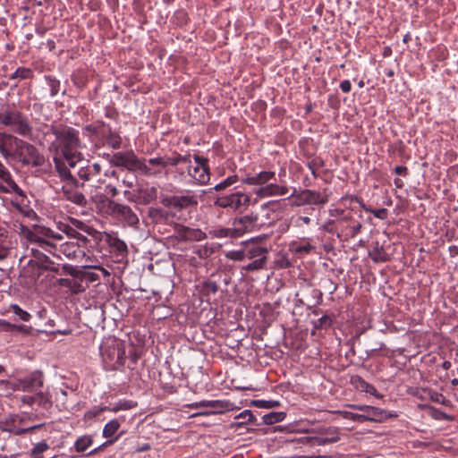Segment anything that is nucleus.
<instances>
[{
  "instance_id": "9b49d317",
  "label": "nucleus",
  "mask_w": 458,
  "mask_h": 458,
  "mask_svg": "<svg viewBox=\"0 0 458 458\" xmlns=\"http://www.w3.org/2000/svg\"><path fill=\"white\" fill-rule=\"evenodd\" d=\"M318 433L319 436L316 437H302L298 439V442L315 446L336 443L340 439L339 429L335 427L321 428Z\"/></svg>"
},
{
  "instance_id": "f3484780",
  "label": "nucleus",
  "mask_w": 458,
  "mask_h": 458,
  "mask_svg": "<svg viewBox=\"0 0 458 458\" xmlns=\"http://www.w3.org/2000/svg\"><path fill=\"white\" fill-rule=\"evenodd\" d=\"M348 407L353 410L363 411L360 413L362 418V421H373V422H383L386 419L392 417L390 413L386 411L379 409L377 407L369 406V405H360V404H348Z\"/></svg>"
},
{
  "instance_id": "cd10ccee",
  "label": "nucleus",
  "mask_w": 458,
  "mask_h": 458,
  "mask_svg": "<svg viewBox=\"0 0 458 458\" xmlns=\"http://www.w3.org/2000/svg\"><path fill=\"white\" fill-rule=\"evenodd\" d=\"M21 228L23 231L27 232V238L31 242L38 243V245L43 249L44 250L51 253L54 255L53 250L56 249V245L48 239H45L44 237H41L39 234L35 233L29 230L27 227L21 225Z\"/></svg>"
},
{
  "instance_id": "1a4fd4ad",
  "label": "nucleus",
  "mask_w": 458,
  "mask_h": 458,
  "mask_svg": "<svg viewBox=\"0 0 458 458\" xmlns=\"http://www.w3.org/2000/svg\"><path fill=\"white\" fill-rule=\"evenodd\" d=\"M110 163L114 166L124 167L131 172L149 174L145 164L132 151L114 153L110 158Z\"/></svg>"
},
{
  "instance_id": "7ed1b4c3",
  "label": "nucleus",
  "mask_w": 458,
  "mask_h": 458,
  "mask_svg": "<svg viewBox=\"0 0 458 458\" xmlns=\"http://www.w3.org/2000/svg\"><path fill=\"white\" fill-rule=\"evenodd\" d=\"M149 174L139 172L148 177H154L161 174L162 169L168 166H177L179 164H191V154L182 155L174 151L171 156L157 157L149 159H141Z\"/></svg>"
},
{
  "instance_id": "3c124183",
  "label": "nucleus",
  "mask_w": 458,
  "mask_h": 458,
  "mask_svg": "<svg viewBox=\"0 0 458 458\" xmlns=\"http://www.w3.org/2000/svg\"><path fill=\"white\" fill-rule=\"evenodd\" d=\"M259 185L266 184L272 179H275L276 174L272 171H262L257 174Z\"/></svg>"
},
{
  "instance_id": "bf43d9fd",
  "label": "nucleus",
  "mask_w": 458,
  "mask_h": 458,
  "mask_svg": "<svg viewBox=\"0 0 458 458\" xmlns=\"http://www.w3.org/2000/svg\"><path fill=\"white\" fill-rule=\"evenodd\" d=\"M394 150L397 153L399 157H404L406 152V146L403 140H397L394 144Z\"/></svg>"
},
{
  "instance_id": "473e14b6",
  "label": "nucleus",
  "mask_w": 458,
  "mask_h": 458,
  "mask_svg": "<svg viewBox=\"0 0 458 458\" xmlns=\"http://www.w3.org/2000/svg\"><path fill=\"white\" fill-rule=\"evenodd\" d=\"M370 259L376 263H383L390 260L389 255L386 252L384 247L376 242L372 250L369 253Z\"/></svg>"
},
{
  "instance_id": "8fccbe9b",
  "label": "nucleus",
  "mask_w": 458,
  "mask_h": 458,
  "mask_svg": "<svg viewBox=\"0 0 458 458\" xmlns=\"http://www.w3.org/2000/svg\"><path fill=\"white\" fill-rule=\"evenodd\" d=\"M332 326V318L327 316L324 315L318 320L314 322V328L315 329H320V328H328Z\"/></svg>"
},
{
  "instance_id": "de8ad7c7",
  "label": "nucleus",
  "mask_w": 458,
  "mask_h": 458,
  "mask_svg": "<svg viewBox=\"0 0 458 458\" xmlns=\"http://www.w3.org/2000/svg\"><path fill=\"white\" fill-rule=\"evenodd\" d=\"M353 381L358 382L359 385H357V387L361 388L362 391H365L366 393H369L370 394H375L377 392V389L374 386L367 383L364 381L360 377L356 376L353 378Z\"/></svg>"
},
{
  "instance_id": "c756f323",
  "label": "nucleus",
  "mask_w": 458,
  "mask_h": 458,
  "mask_svg": "<svg viewBox=\"0 0 458 458\" xmlns=\"http://www.w3.org/2000/svg\"><path fill=\"white\" fill-rule=\"evenodd\" d=\"M60 251L69 259H78L85 255L81 244L72 242H67L61 244Z\"/></svg>"
},
{
  "instance_id": "864d4df0",
  "label": "nucleus",
  "mask_w": 458,
  "mask_h": 458,
  "mask_svg": "<svg viewBox=\"0 0 458 458\" xmlns=\"http://www.w3.org/2000/svg\"><path fill=\"white\" fill-rule=\"evenodd\" d=\"M12 311L18 316L22 321H29L30 319V314L23 310L20 306L13 304L11 306Z\"/></svg>"
},
{
  "instance_id": "f03ea898",
  "label": "nucleus",
  "mask_w": 458,
  "mask_h": 458,
  "mask_svg": "<svg viewBox=\"0 0 458 458\" xmlns=\"http://www.w3.org/2000/svg\"><path fill=\"white\" fill-rule=\"evenodd\" d=\"M270 203L271 202H267L261 206V211L266 213L264 216L251 212L250 214L236 216L233 219L232 230H233L237 238L242 236L246 233H250L273 224V220L269 215Z\"/></svg>"
},
{
  "instance_id": "4d7b16f0",
  "label": "nucleus",
  "mask_w": 458,
  "mask_h": 458,
  "mask_svg": "<svg viewBox=\"0 0 458 458\" xmlns=\"http://www.w3.org/2000/svg\"><path fill=\"white\" fill-rule=\"evenodd\" d=\"M432 417L436 420H445L447 421H452L454 420L453 416L436 408L432 409Z\"/></svg>"
},
{
  "instance_id": "39448f33",
  "label": "nucleus",
  "mask_w": 458,
  "mask_h": 458,
  "mask_svg": "<svg viewBox=\"0 0 458 458\" xmlns=\"http://www.w3.org/2000/svg\"><path fill=\"white\" fill-rule=\"evenodd\" d=\"M12 158H15L22 166L40 167L45 164V157L33 144L21 139Z\"/></svg>"
},
{
  "instance_id": "dca6fc26",
  "label": "nucleus",
  "mask_w": 458,
  "mask_h": 458,
  "mask_svg": "<svg viewBox=\"0 0 458 458\" xmlns=\"http://www.w3.org/2000/svg\"><path fill=\"white\" fill-rule=\"evenodd\" d=\"M161 203L165 208H172L176 211H182L198 205L195 195H173L162 198Z\"/></svg>"
},
{
  "instance_id": "a19ab883",
  "label": "nucleus",
  "mask_w": 458,
  "mask_h": 458,
  "mask_svg": "<svg viewBox=\"0 0 458 458\" xmlns=\"http://www.w3.org/2000/svg\"><path fill=\"white\" fill-rule=\"evenodd\" d=\"M120 423L117 420H112L107 422L103 428V436L104 437L109 438L112 437L119 429Z\"/></svg>"
},
{
  "instance_id": "ea45409f",
  "label": "nucleus",
  "mask_w": 458,
  "mask_h": 458,
  "mask_svg": "<svg viewBox=\"0 0 458 458\" xmlns=\"http://www.w3.org/2000/svg\"><path fill=\"white\" fill-rule=\"evenodd\" d=\"M137 406V403L131 400H120L114 406L109 407L108 411L117 412L119 411H128Z\"/></svg>"
},
{
  "instance_id": "58836bf2",
  "label": "nucleus",
  "mask_w": 458,
  "mask_h": 458,
  "mask_svg": "<svg viewBox=\"0 0 458 458\" xmlns=\"http://www.w3.org/2000/svg\"><path fill=\"white\" fill-rule=\"evenodd\" d=\"M72 81L78 89H82L88 81L87 74L81 70L75 71L72 75Z\"/></svg>"
},
{
  "instance_id": "c9c22d12",
  "label": "nucleus",
  "mask_w": 458,
  "mask_h": 458,
  "mask_svg": "<svg viewBox=\"0 0 458 458\" xmlns=\"http://www.w3.org/2000/svg\"><path fill=\"white\" fill-rule=\"evenodd\" d=\"M148 216L156 224L162 223L167 219V213L161 208H149Z\"/></svg>"
},
{
  "instance_id": "6e6d98bb",
  "label": "nucleus",
  "mask_w": 458,
  "mask_h": 458,
  "mask_svg": "<svg viewBox=\"0 0 458 458\" xmlns=\"http://www.w3.org/2000/svg\"><path fill=\"white\" fill-rule=\"evenodd\" d=\"M109 407L107 406H102V407H97L95 406L94 408H92L91 410L86 411L84 417L86 419H89V420H91L98 415H100L102 412H104L105 411H108Z\"/></svg>"
},
{
  "instance_id": "680f3d73",
  "label": "nucleus",
  "mask_w": 458,
  "mask_h": 458,
  "mask_svg": "<svg viewBox=\"0 0 458 458\" xmlns=\"http://www.w3.org/2000/svg\"><path fill=\"white\" fill-rule=\"evenodd\" d=\"M361 228H362L361 223L353 221L352 224L349 226L350 237H352V238L355 237L358 233H360Z\"/></svg>"
},
{
  "instance_id": "4c0bfd02",
  "label": "nucleus",
  "mask_w": 458,
  "mask_h": 458,
  "mask_svg": "<svg viewBox=\"0 0 458 458\" xmlns=\"http://www.w3.org/2000/svg\"><path fill=\"white\" fill-rule=\"evenodd\" d=\"M286 413L284 411H272L263 415L262 420L264 424L272 425L284 420Z\"/></svg>"
},
{
  "instance_id": "412c9836",
  "label": "nucleus",
  "mask_w": 458,
  "mask_h": 458,
  "mask_svg": "<svg viewBox=\"0 0 458 458\" xmlns=\"http://www.w3.org/2000/svg\"><path fill=\"white\" fill-rule=\"evenodd\" d=\"M21 401L24 404H28L32 407L36 405L46 410L50 409L53 404L49 394L47 393H43L40 390L35 392V394L31 395H22L21 397Z\"/></svg>"
},
{
  "instance_id": "0eeeda50",
  "label": "nucleus",
  "mask_w": 458,
  "mask_h": 458,
  "mask_svg": "<svg viewBox=\"0 0 458 458\" xmlns=\"http://www.w3.org/2000/svg\"><path fill=\"white\" fill-rule=\"evenodd\" d=\"M259 238L251 239V243L245 245L246 259L251 260L242 267L247 272L258 271L266 268L267 264V254L269 250L267 247L259 246L256 242Z\"/></svg>"
},
{
  "instance_id": "052dcab7",
  "label": "nucleus",
  "mask_w": 458,
  "mask_h": 458,
  "mask_svg": "<svg viewBox=\"0 0 458 458\" xmlns=\"http://www.w3.org/2000/svg\"><path fill=\"white\" fill-rule=\"evenodd\" d=\"M62 269L64 274L70 275L74 277H77L81 273L76 267L69 264H64L62 267Z\"/></svg>"
},
{
  "instance_id": "bb28decb",
  "label": "nucleus",
  "mask_w": 458,
  "mask_h": 458,
  "mask_svg": "<svg viewBox=\"0 0 458 458\" xmlns=\"http://www.w3.org/2000/svg\"><path fill=\"white\" fill-rule=\"evenodd\" d=\"M228 402L221 400H203L186 404L185 407L189 409L210 408L213 409V412H223L224 410L228 409Z\"/></svg>"
},
{
  "instance_id": "f704fd0d",
  "label": "nucleus",
  "mask_w": 458,
  "mask_h": 458,
  "mask_svg": "<svg viewBox=\"0 0 458 458\" xmlns=\"http://www.w3.org/2000/svg\"><path fill=\"white\" fill-rule=\"evenodd\" d=\"M33 78L34 72L28 67H18L9 77L11 81L31 80Z\"/></svg>"
},
{
  "instance_id": "e433bc0d",
  "label": "nucleus",
  "mask_w": 458,
  "mask_h": 458,
  "mask_svg": "<svg viewBox=\"0 0 458 458\" xmlns=\"http://www.w3.org/2000/svg\"><path fill=\"white\" fill-rule=\"evenodd\" d=\"M93 438L89 435H84L80 437L74 444L75 451L78 453H82L88 450V448L92 445Z\"/></svg>"
},
{
  "instance_id": "c85d7f7f",
  "label": "nucleus",
  "mask_w": 458,
  "mask_h": 458,
  "mask_svg": "<svg viewBox=\"0 0 458 458\" xmlns=\"http://www.w3.org/2000/svg\"><path fill=\"white\" fill-rule=\"evenodd\" d=\"M38 263H39V268L42 271H49L57 275H61L59 264H56L52 260L47 254L43 253L39 250H35Z\"/></svg>"
},
{
  "instance_id": "5fc2aeb1",
  "label": "nucleus",
  "mask_w": 458,
  "mask_h": 458,
  "mask_svg": "<svg viewBox=\"0 0 458 458\" xmlns=\"http://www.w3.org/2000/svg\"><path fill=\"white\" fill-rule=\"evenodd\" d=\"M337 413L341 414L344 419L351 420L352 421H357L362 423V416L360 413H354L347 411H338Z\"/></svg>"
},
{
  "instance_id": "f8f14e48",
  "label": "nucleus",
  "mask_w": 458,
  "mask_h": 458,
  "mask_svg": "<svg viewBox=\"0 0 458 458\" xmlns=\"http://www.w3.org/2000/svg\"><path fill=\"white\" fill-rule=\"evenodd\" d=\"M193 159L196 163V166L191 167L189 165L187 167V174L197 184L205 185L210 180L208 159L199 155H194Z\"/></svg>"
},
{
  "instance_id": "393cba45",
  "label": "nucleus",
  "mask_w": 458,
  "mask_h": 458,
  "mask_svg": "<svg viewBox=\"0 0 458 458\" xmlns=\"http://www.w3.org/2000/svg\"><path fill=\"white\" fill-rule=\"evenodd\" d=\"M24 383V392H37L44 385V377L41 371L36 370L29 376L22 377Z\"/></svg>"
},
{
  "instance_id": "09e8293b",
  "label": "nucleus",
  "mask_w": 458,
  "mask_h": 458,
  "mask_svg": "<svg viewBox=\"0 0 458 458\" xmlns=\"http://www.w3.org/2000/svg\"><path fill=\"white\" fill-rule=\"evenodd\" d=\"M245 254H246V248L243 247L242 250L228 251L225 254V257L228 259H231L233 261H242V260L246 259Z\"/></svg>"
},
{
  "instance_id": "f257e3e1",
  "label": "nucleus",
  "mask_w": 458,
  "mask_h": 458,
  "mask_svg": "<svg viewBox=\"0 0 458 458\" xmlns=\"http://www.w3.org/2000/svg\"><path fill=\"white\" fill-rule=\"evenodd\" d=\"M38 131L48 143V150L53 155L64 157L71 168L76 167V158L81 157L77 150L83 148L80 131L67 124H46L38 127Z\"/></svg>"
},
{
  "instance_id": "ddd939ff",
  "label": "nucleus",
  "mask_w": 458,
  "mask_h": 458,
  "mask_svg": "<svg viewBox=\"0 0 458 458\" xmlns=\"http://www.w3.org/2000/svg\"><path fill=\"white\" fill-rule=\"evenodd\" d=\"M72 169L79 179L83 181L82 182L92 179H97L98 182L101 181L102 167L98 163L91 164L89 160L84 161L79 157L76 158V167Z\"/></svg>"
},
{
  "instance_id": "5701e85b",
  "label": "nucleus",
  "mask_w": 458,
  "mask_h": 458,
  "mask_svg": "<svg viewBox=\"0 0 458 458\" xmlns=\"http://www.w3.org/2000/svg\"><path fill=\"white\" fill-rule=\"evenodd\" d=\"M99 138L102 140L104 145L114 149L119 148L122 145L121 136L116 131H113L109 124H106L105 123Z\"/></svg>"
},
{
  "instance_id": "4be33fe9",
  "label": "nucleus",
  "mask_w": 458,
  "mask_h": 458,
  "mask_svg": "<svg viewBox=\"0 0 458 458\" xmlns=\"http://www.w3.org/2000/svg\"><path fill=\"white\" fill-rule=\"evenodd\" d=\"M53 161L55 164V168L56 173L58 174L61 181L65 182L64 183L73 182L78 179L70 171L69 167H71L64 157H61L59 155H53Z\"/></svg>"
},
{
  "instance_id": "a878e982",
  "label": "nucleus",
  "mask_w": 458,
  "mask_h": 458,
  "mask_svg": "<svg viewBox=\"0 0 458 458\" xmlns=\"http://www.w3.org/2000/svg\"><path fill=\"white\" fill-rule=\"evenodd\" d=\"M289 191V188L285 185H279L276 183H269L266 186L259 187L256 190L255 193L259 198L272 197V196H284Z\"/></svg>"
},
{
  "instance_id": "774afa93",
  "label": "nucleus",
  "mask_w": 458,
  "mask_h": 458,
  "mask_svg": "<svg viewBox=\"0 0 458 458\" xmlns=\"http://www.w3.org/2000/svg\"><path fill=\"white\" fill-rule=\"evenodd\" d=\"M431 400L436 402V403H439L441 404H444V405H448L450 401L447 400L442 394H439V393H435L432 396H431Z\"/></svg>"
},
{
  "instance_id": "49530a36",
  "label": "nucleus",
  "mask_w": 458,
  "mask_h": 458,
  "mask_svg": "<svg viewBox=\"0 0 458 458\" xmlns=\"http://www.w3.org/2000/svg\"><path fill=\"white\" fill-rule=\"evenodd\" d=\"M238 176L237 175H231L225 179L223 182L217 183L213 188L216 191H221L225 190L227 187L233 185V183L238 182Z\"/></svg>"
},
{
  "instance_id": "7c9ffc66",
  "label": "nucleus",
  "mask_w": 458,
  "mask_h": 458,
  "mask_svg": "<svg viewBox=\"0 0 458 458\" xmlns=\"http://www.w3.org/2000/svg\"><path fill=\"white\" fill-rule=\"evenodd\" d=\"M234 419L236 420V421H233L230 424L231 429H238L248 423H253L257 425L255 423L256 418L250 410H244L237 416H235Z\"/></svg>"
},
{
  "instance_id": "603ef678",
  "label": "nucleus",
  "mask_w": 458,
  "mask_h": 458,
  "mask_svg": "<svg viewBox=\"0 0 458 458\" xmlns=\"http://www.w3.org/2000/svg\"><path fill=\"white\" fill-rule=\"evenodd\" d=\"M214 235L218 238H237L233 230H232V226L228 228H219L214 232Z\"/></svg>"
},
{
  "instance_id": "13d9d810",
  "label": "nucleus",
  "mask_w": 458,
  "mask_h": 458,
  "mask_svg": "<svg viewBox=\"0 0 458 458\" xmlns=\"http://www.w3.org/2000/svg\"><path fill=\"white\" fill-rule=\"evenodd\" d=\"M59 230L65 234H67L69 237L74 238L75 235L78 233V232L75 230V228L72 227L71 225L67 224H60L58 226Z\"/></svg>"
},
{
  "instance_id": "a211bd4d",
  "label": "nucleus",
  "mask_w": 458,
  "mask_h": 458,
  "mask_svg": "<svg viewBox=\"0 0 458 458\" xmlns=\"http://www.w3.org/2000/svg\"><path fill=\"white\" fill-rule=\"evenodd\" d=\"M174 233L175 238L180 242H199L207 238L206 233L202 230L180 224H175Z\"/></svg>"
},
{
  "instance_id": "423d86ee",
  "label": "nucleus",
  "mask_w": 458,
  "mask_h": 458,
  "mask_svg": "<svg viewBox=\"0 0 458 458\" xmlns=\"http://www.w3.org/2000/svg\"><path fill=\"white\" fill-rule=\"evenodd\" d=\"M103 361L110 368L117 369L125 363V349L122 342L111 339L100 346Z\"/></svg>"
},
{
  "instance_id": "2f4dec72",
  "label": "nucleus",
  "mask_w": 458,
  "mask_h": 458,
  "mask_svg": "<svg viewBox=\"0 0 458 458\" xmlns=\"http://www.w3.org/2000/svg\"><path fill=\"white\" fill-rule=\"evenodd\" d=\"M54 285L66 287L74 294H78L85 291V288L81 282L70 278H59Z\"/></svg>"
},
{
  "instance_id": "37998d69",
  "label": "nucleus",
  "mask_w": 458,
  "mask_h": 458,
  "mask_svg": "<svg viewBox=\"0 0 458 458\" xmlns=\"http://www.w3.org/2000/svg\"><path fill=\"white\" fill-rule=\"evenodd\" d=\"M218 291V285L216 282L207 280L202 283L201 292L204 295L216 294Z\"/></svg>"
},
{
  "instance_id": "4468645a",
  "label": "nucleus",
  "mask_w": 458,
  "mask_h": 458,
  "mask_svg": "<svg viewBox=\"0 0 458 458\" xmlns=\"http://www.w3.org/2000/svg\"><path fill=\"white\" fill-rule=\"evenodd\" d=\"M84 187V182H80L78 180L73 182L64 183L62 186L63 198L72 203L85 208L88 205V199L86 196L80 191L81 188Z\"/></svg>"
},
{
  "instance_id": "a18cd8bd",
  "label": "nucleus",
  "mask_w": 458,
  "mask_h": 458,
  "mask_svg": "<svg viewBox=\"0 0 458 458\" xmlns=\"http://www.w3.org/2000/svg\"><path fill=\"white\" fill-rule=\"evenodd\" d=\"M251 403L256 407L265 409H271L280 406V402L275 400H253Z\"/></svg>"
},
{
  "instance_id": "6e6552de",
  "label": "nucleus",
  "mask_w": 458,
  "mask_h": 458,
  "mask_svg": "<svg viewBox=\"0 0 458 458\" xmlns=\"http://www.w3.org/2000/svg\"><path fill=\"white\" fill-rule=\"evenodd\" d=\"M250 195L242 191H235L231 194L217 196L214 200V206L233 211H242L246 209L250 205Z\"/></svg>"
},
{
  "instance_id": "338daca9",
  "label": "nucleus",
  "mask_w": 458,
  "mask_h": 458,
  "mask_svg": "<svg viewBox=\"0 0 458 458\" xmlns=\"http://www.w3.org/2000/svg\"><path fill=\"white\" fill-rule=\"evenodd\" d=\"M315 247L312 246L310 243H306L303 245H299L295 248L294 251L295 253H310L312 250H314Z\"/></svg>"
},
{
  "instance_id": "72a5a7b5",
  "label": "nucleus",
  "mask_w": 458,
  "mask_h": 458,
  "mask_svg": "<svg viewBox=\"0 0 458 458\" xmlns=\"http://www.w3.org/2000/svg\"><path fill=\"white\" fill-rule=\"evenodd\" d=\"M351 199L352 201L358 202L365 211L372 213L374 216L377 218L386 219L388 216V210L385 208L379 209H372L370 208H367L366 205L363 203L362 199L357 196H352Z\"/></svg>"
},
{
  "instance_id": "e2e57ef3",
  "label": "nucleus",
  "mask_w": 458,
  "mask_h": 458,
  "mask_svg": "<svg viewBox=\"0 0 458 458\" xmlns=\"http://www.w3.org/2000/svg\"><path fill=\"white\" fill-rule=\"evenodd\" d=\"M9 387L13 391H23L24 392V383L23 378H18L13 382H9Z\"/></svg>"
},
{
  "instance_id": "aec40b11",
  "label": "nucleus",
  "mask_w": 458,
  "mask_h": 458,
  "mask_svg": "<svg viewBox=\"0 0 458 458\" xmlns=\"http://www.w3.org/2000/svg\"><path fill=\"white\" fill-rule=\"evenodd\" d=\"M109 208L113 214L125 221L129 225H136L139 223L137 215L129 206L112 201L109 204Z\"/></svg>"
},
{
  "instance_id": "b1692460",
  "label": "nucleus",
  "mask_w": 458,
  "mask_h": 458,
  "mask_svg": "<svg viewBox=\"0 0 458 458\" xmlns=\"http://www.w3.org/2000/svg\"><path fill=\"white\" fill-rule=\"evenodd\" d=\"M137 202L140 204H149L157 198V189L154 186L137 184Z\"/></svg>"
},
{
  "instance_id": "6ab92c4d",
  "label": "nucleus",
  "mask_w": 458,
  "mask_h": 458,
  "mask_svg": "<svg viewBox=\"0 0 458 458\" xmlns=\"http://www.w3.org/2000/svg\"><path fill=\"white\" fill-rule=\"evenodd\" d=\"M21 139L5 131H0V154L5 158H12Z\"/></svg>"
},
{
  "instance_id": "20e7f679",
  "label": "nucleus",
  "mask_w": 458,
  "mask_h": 458,
  "mask_svg": "<svg viewBox=\"0 0 458 458\" xmlns=\"http://www.w3.org/2000/svg\"><path fill=\"white\" fill-rule=\"evenodd\" d=\"M0 124L10 127L14 133L22 137H29L32 132L27 116L14 108L8 107L0 111Z\"/></svg>"
},
{
  "instance_id": "0e129e2a",
  "label": "nucleus",
  "mask_w": 458,
  "mask_h": 458,
  "mask_svg": "<svg viewBox=\"0 0 458 458\" xmlns=\"http://www.w3.org/2000/svg\"><path fill=\"white\" fill-rule=\"evenodd\" d=\"M48 448V445L46 442L38 443L32 449L31 454L33 455H38L45 452Z\"/></svg>"
},
{
  "instance_id": "c03bdc74",
  "label": "nucleus",
  "mask_w": 458,
  "mask_h": 458,
  "mask_svg": "<svg viewBox=\"0 0 458 458\" xmlns=\"http://www.w3.org/2000/svg\"><path fill=\"white\" fill-rule=\"evenodd\" d=\"M103 125V121H96L94 123L86 125L84 127V131H88L89 135H96L99 137Z\"/></svg>"
},
{
  "instance_id": "69168bd1",
  "label": "nucleus",
  "mask_w": 458,
  "mask_h": 458,
  "mask_svg": "<svg viewBox=\"0 0 458 458\" xmlns=\"http://www.w3.org/2000/svg\"><path fill=\"white\" fill-rule=\"evenodd\" d=\"M54 233L55 232L48 227H40L37 233L39 234L41 237H44L45 239L52 240Z\"/></svg>"
},
{
  "instance_id": "9d476101",
  "label": "nucleus",
  "mask_w": 458,
  "mask_h": 458,
  "mask_svg": "<svg viewBox=\"0 0 458 458\" xmlns=\"http://www.w3.org/2000/svg\"><path fill=\"white\" fill-rule=\"evenodd\" d=\"M289 198L293 199L292 205L301 207L304 205H324L328 202V196L314 190H301L297 191L296 189Z\"/></svg>"
},
{
  "instance_id": "79ce46f5",
  "label": "nucleus",
  "mask_w": 458,
  "mask_h": 458,
  "mask_svg": "<svg viewBox=\"0 0 458 458\" xmlns=\"http://www.w3.org/2000/svg\"><path fill=\"white\" fill-rule=\"evenodd\" d=\"M44 79L47 81V83L50 89V95L52 97L56 96L60 91V87H61L60 81L51 75H46L44 77Z\"/></svg>"
},
{
  "instance_id": "2eb2a0df",
  "label": "nucleus",
  "mask_w": 458,
  "mask_h": 458,
  "mask_svg": "<svg viewBox=\"0 0 458 458\" xmlns=\"http://www.w3.org/2000/svg\"><path fill=\"white\" fill-rule=\"evenodd\" d=\"M32 257L27 259V257H21L20 259L21 276L29 279L30 283H36L40 277L42 272L39 268V263H38L35 249H31Z\"/></svg>"
}]
</instances>
